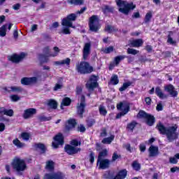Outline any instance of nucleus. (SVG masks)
Masks as SVG:
<instances>
[{
    "label": "nucleus",
    "instance_id": "obj_28",
    "mask_svg": "<svg viewBox=\"0 0 179 179\" xmlns=\"http://www.w3.org/2000/svg\"><path fill=\"white\" fill-rule=\"evenodd\" d=\"M54 162L50 160L46 162V165H45V169L48 170V171H52L54 170Z\"/></svg>",
    "mask_w": 179,
    "mask_h": 179
},
{
    "label": "nucleus",
    "instance_id": "obj_20",
    "mask_svg": "<svg viewBox=\"0 0 179 179\" xmlns=\"http://www.w3.org/2000/svg\"><path fill=\"white\" fill-rule=\"evenodd\" d=\"M43 179H64V176H62L61 173H46Z\"/></svg>",
    "mask_w": 179,
    "mask_h": 179
},
{
    "label": "nucleus",
    "instance_id": "obj_17",
    "mask_svg": "<svg viewBox=\"0 0 179 179\" xmlns=\"http://www.w3.org/2000/svg\"><path fill=\"white\" fill-rule=\"evenodd\" d=\"M148 152L150 157H156V156L159 155V147L151 145L148 149Z\"/></svg>",
    "mask_w": 179,
    "mask_h": 179
},
{
    "label": "nucleus",
    "instance_id": "obj_8",
    "mask_svg": "<svg viewBox=\"0 0 179 179\" xmlns=\"http://www.w3.org/2000/svg\"><path fill=\"white\" fill-rule=\"evenodd\" d=\"M99 29H100L99 17H97V15H92L90 18V30H91V31H97Z\"/></svg>",
    "mask_w": 179,
    "mask_h": 179
},
{
    "label": "nucleus",
    "instance_id": "obj_51",
    "mask_svg": "<svg viewBox=\"0 0 179 179\" xmlns=\"http://www.w3.org/2000/svg\"><path fill=\"white\" fill-rule=\"evenodd\" d=\"M71 64V59L66 58L64 60H62V65H69Z\"/></svg>",
    "mask_w": 179,
    "mask_h": 179
},
{
    "label": "nucleus",
    "instance_id": "obj_14",
    "mask_svg": "<svg viewBox=\"0 0 179 179\" xmlns=\"http://www.w3.org/2000/svg\"><path fill=\"white\" fill-rule=\"evenodd\" d=\"M37 77L24 78L21 80V83L22 85L29 86V85H34V83H37Z\"/></svg>",
    "mask_w": 179,
    "mask_h": 179
},
{
    "label": "nucleus",
    "instance_id": "obj_24",
    "mask_svg": "<svg viewBox=\"0 0 179 179\" xmlns=\"http://www.w3.org/2000/svg\"><path fill=\"white\" fill-rule=\"evenodd\" d=\"M155 94H157V96L162 100L164 99H167L168 97L167 94H164L163 91H162V89H160L159 87H157L155 88Z\"/></svg>",
    "mask_w": 179,
    "mask_h": 179
},
{
    "label": "nucleus",
    "instance_id": "obj_48",
    "mask_svg": "<svg viewBox=\"0 0 179 179\" xmlns=\"http://www.w3.org/2000/svg\"><path fill=\"white\" fill-rule=\"evenodd\" d=\"M105 30L106 31H108V33H113V31H115V29L110 25H108L106 27Z\"/></svg>",
    "mask_w": 179,
    "mask_h": 179
},
{
    "label": "nucleus",
    "instance_id": "obj_7",
    "mask_svg": "<svg viewBox=\"0 0 179 179\" xmlns=\"http://www.w3.org/2000/svg\"><path fill=\"white\" fill-rule=\"evenodd\" d=\"M137 118H143L146 120L148 125L152 127L155 124V117L146 113L143 110H140L137 115Z\"/></svg>",
    "mask_w": 179,
    "mask_h": 179
},
{
    "label": "nucleus",
    "instance_id": "obj_33",
    "mask_svg": "<svg viewBox=\"0 0 179 179\" xmlns=\"http://www.w3.org/2000/svg\"><path fill=\"white\" fill-rule=\"evenodd\" d=\"M131 85L132 83L131 82H127L123 83L122 86L119 89L120 92H124L127 90V89H128V87H129V86H131Z\"/></svg>",
    "mask_w": 179,
    "mask_h": 179
},
{
    "label": "nucleus",
    "instance_id": "obj_37",
    "mask_svg": "<svg viewBox=\"0 0 179 179\" xmlns=\"http://www.w3.org/2000/svg\"><path fill=\"white\" fill-rule=\"evenodd\" d=\"M30 136H31V135L27 132H23L21 134V138L23 141H29V139H30Z\"/></svg>",
    "mask_w": 179,
    "mask_h": 179
},
{
    "label": "nucleus",
    "instance_id": "obj_41",
    "mask_svg": "<svg viewBox=\"0 0 179 179\" xmlns=\"http://www.w3.org/2000/svg\"><path fill=\"white\" fill-rule=\"evenodd\" d=\"M99 110L101 115H107V110H106L104 106H100Z\"/></svg>",
    "mask_w": 179,
    "mask_h": 179
},
{
    "label": "nucleus",
    "instance_id": "obj_25",
    "mask_svg": "<svg viewBox=\"0 0 179 179\" xmlns=\"http://www.w3.org/2000/svg\"><path fill=\"white\" fill-rule=\"evenodd\" d=\"M75 125H76V121H75V120H69L66 126V129L67 131H71V129L75 128Z\"/></svg>",
    "mask_w": 179,
    "mask_h": 179
},
{
    "label": "nucleus",
    "instance_id": "obj_63",
    "mask_svg": "<svg viewBox=\"0 0 179 179\" xmlns=\"http://www.w3.org/2000/svg\"><path fill=\"white\" fill-rule=\"evenodd\" d=\"M13 9H14L15 10H19V9L20 8V4L17 3V4L14 5V6H13Z\"/></svg>",
    "mask_w": 179,
    "mask_h": 179
},
{
    "label": "nucleus",
    "instance_id": "obj_34",
    "mask_svg": "<svg viewBox=\"0 0 179 179\" xmlns=\"http://www.w3.org/2000/svg\"><path fill=\"white\" fill-rule=\"evenodd\" d=\"M102 52H104V54H110L114 51V47L109 46L108 48H103L101 49Z\"/></svg>",
    "mask_w": 179,
    "mask_h": 179
},
{
    "label": "nucleus",
    "instance_id": "obj_32",
    "mask_svg": "<svg viewBox=\"0 0 179 179\" xmlns=\"http://www.w3.org/2000/svg\"><path fill=\"white\" fill-rule=\"evenodd\" d=\"M114 138H115L114 135H111L108 138H105L103 139L102 143L110 145V143H111V142H113V141H114Z\"/></svg>",
    "mask_w": 179,
    "mask_h": 179
},
{
    "label": "nucleus",
    "instance_id": "obj_59",
    "mask_svg": "<svg viewBox=\"0 0 179 179\" xmlns=\"http://www.w3.org/2000/svg\"><path fill=\"white\" fill-rule=\"evenodd\" d=\"M168 43H169V44H176V42L174 40H173V38H171L170 36H168Z\"/></svg>",
    "mask_w": 179,
    "mask_h": 179
},
{
    "label": "nucleus",
    "instance_id": "obj_26",
    "mask_svg": "<svg viewBox=\"0 0 179 179\" xmlns=\"http://www.w3.org/2000/svg\"><path fill=\"white\" fill-rule=\"evenodd\" d=\"M4 92H21L22 88L17 86H11L3 88Z\"/></svg>",
    "mask_w": 179,
    "mask_h": 179
},
{
    "label": "nucleus",
    "instance_id": "obj_5",
    "mask_svg": "<svg viewBox=\"0 0 179 179\" xmlns=\"http://www.w3.org/2000/svg\"><path fill=\"white\" fill-rule=\"evenodd\" d=\"M13 169L15 170L17 173H22L24 171L27 166H26V162L24 160L20 158H15L12 163Z\"/></svg>",
    "mask_w": 179,
    "mask_h": 179
},
{
    "label": "nucleus",
    "instance_id": "obj_10",
    "mask_svg": "<svg viewBox=\"0 0 179 179\" xmlns=\"http://www.w3.org/2000/svg\"><path fill=\"white\" fill-rule=\"evenodd\" d=\"M54 141H55L52 142V146L55 149L58 148V146H59V145H64V136L61 134H57L54 138Z\"/></svg>",
    "mask_w": 179,
    "mask_h": 179
},
{
    "label": "nucleus",
    "instance_id": "obj_53",
    "mask_svg": "<svg viewBox=\"0 0 179 179\" xmlns=\"http://www.w3.org/2000/svg\"><path fill=\"white\" fill-rule=\"evenodd\" d=\"M71 144L73 145V146H78L80 145V143L78 141V140H73L71 141Z\"/></svg>",
    "mask_w": 179,
    "mask_h": 179
},
{
    "label": "nucleus",
    "instance_id": "obj_11",
    "mask_svg": "<svg viewBox=\"0 0 179 179\" xmlns=\"http://www.w3.org/2000/svg\"><path fill=\"white\" fill-rule=\"evenodd\" d=\"M26 57L25 53H21L20 55H13L11 56H8V60L11 61V62H14L15 64H17L20 62L22 59H23Z\"/></svg>",
    "mask_w": 179,
    "mask_h": 179
},
{
    "label": "nucleus",
    "instance_id": "obj_23",
    "mask_svg": "<svg viewBox=\"0 0 179 179\" xmlns=\"http://www.w3.org/2000/svg\"><path fill=\"white\" fill-rule=\"evenodd\" d=\"M155 94H157V96L162 100L164 99H167L168 97L167 94H164L163 91H162V89H160L159 87H157L155 88Z\"/></svg>",
    "mask_w": 179,
    "mask_h": 179
},
{
    "label": "nucleus",
    "instance_id": "obj_60",
    "mask_svg": "<svg viewBox=\"0 0 179 179\" xmlns=\"http://www.w3.org/2000/svg\"><path fill=\"white\" fill-rule=\"evenodd\" d=\"M156 108L157 111H162V110H163V105L158 103Z\"/></svg>",
    "mask_w": 179,
    "mask_h": 179
},
{
    "label": "nucleus",
    "instance_id": "obj_29",
    "mask_svg": "<svg viewBox=\"0 0 179 179\" xmlns=\"http://www.w3.org/2000/svg\"><path fill=\"white\" fill-rule=\"evenodd\" d=\"M120 80H118V76L113 75L110 78V85H118Z\"/></svg>",
    "mask_w": 179,
    "mask_h": 179
},
{
    "label": "nucleus",
    "instance_id": "obj_18",
    "mask_svg": "<svg viewBox=\"0 0 179 179\" xmlns=\"http://www.w3.org/2000/svg\"><path fill=\"white\" fill-rule=\"evenodd\" d=\"M164 90L168 92V93H169L172 97H177V95L178 94L174 87L171 85H166L164 87Z\"/></svg>",
    "mask_w": 179,
    "mask_h": 179
},
{
    "label": "nucleus",
    "instance_id": "obj_36",
    "mask_svg": "<svg viewBox=\"0 0 179 179\" xmlns=\"http://www.w3.org/2000/svg\"><path fill=\"white\" fill-rule=\"evenodd\" d=\"M13 145H15L17 148H23V147H24V144L22 143V142H20V141H19V139H17V138L13 140Z\"/></svg>",
    "mask_w": 179,
    "mask_h": 179
},
{
    "label": "nucleus",
    "instance_id": "obj_58",
    "mask_svg": "<svg viewBox=\"0 0 179 179\" xmlns=\"http://www.w3.org/2000/svg\"><path fill=\"white\" fill-rule=\"evenodd\" d=\"M87 8L84 7L83 8L80 9V10H78L76 13V15H82V13H83V12H85V10H86Z\"/></svg>",
    "mask_w": 179,
    "mask_h": 179
},
{
    "label": "nucleus",
    "instance_id": "obj_61",
    "mask_svg": "<svg viewBox=\"0 0 179 179\" xmlns=\"http://www.w3.org/2000/svg\"><path fill=\"white\" fill-rule=\"evenodd\" d=\"M5 131V124L0 123V132H3Z\"/></svg>",
    "mask_w": 179,
    "mask_h": 179
},
{
    "label": "nucleus",
    "instance_id": "obj_62",
    "mask_svg": "<svg viewBox=\"0 0 179 179\" xmlns=\"http://www.w3.org/2000/svg\"><path fill=\"white\" fill-rule=\"evenodd\" d=\"M176 171H179V167L175 166L171 169V173H176Z\"/></svg>",
    "mask_w": 179,
    "mask_h": 179
},
{
    "label": "nucleus",
    "instance_id": "obj_16",
    "mask_svg": "<svg viewBox=\"0 0 179 179\" xmlns=\"http://www.w3.org/2000/svg\"><path fill=\"white\" fill-rule=\"evenodd\" d=\"M65 152L68 153V155H76L78 152H80V149L78 148H75L71 145H67L64 148Z\"/></svg>",
    "mask_w": 179,
    "mask_h": 179
},
{
    "label": "nucleus",
    "instance_id": "obj_15",
    "mask_svg": "<svg viewBox=\"0 0 179 179\" xmlns=\"http://www.w3.org/2000/svg\"><path fill=\"white\" fill-rule=\"evenodd\" d=\"M90 43H87L85 44L83 50V59L86 60L90 55Z\"/></svg>",
    "mask_w": 179,
    "mask_h": 179
},
{
    "label": "nucleus",
    "instance_id": "obj_54",
    "mask_svg": "<svg viewBox=\"0 0 179 179\" xmlns=\"http://www.w3.org/2000/svg\"><path fill=\"white\" fill-rule=\"evenodd\" d=\"M124 148H125V149H127V150H128L129 152H132V148H131V145H129L128 143L124 144Z\"/></svg>",
    "mask_w": 179,
    "mask_h": 179
},
{
    "label": "nucleus",
    "instance_id": "obj_27",
    "mask_svg": "<svg viewBox=\"0 0 179 179\" xmlns=\"http://www.w3.org/2000/svg\"><path fill=\"white\" fill-rule=\"evenodd\" d=\"M34 148L35 150H41V153H44V152H45V145L41 143L35 144L34 145Z\"/></svg>",
    "mask_w": 179,
    "mask_h": 179
},
{
    "label": "nucleus",
    "instance_id": "obj_22",
    "mask_svg": "<svg viewBox=\"0 0 179 179\" xmlns=\"http://www.w3.org/2000/svg\"><path fill=\"white\" fill-rule=\"evenodd\" d=\"M143 45V40L142 39H135L130 41L129 45L130 47H136V48H139L142 47Z\"/></svg>",
    "mask_w": 179,
    "mask_h": 179
},
{
    "label": "nucleus",
    "instance_id": "obj_39",
    "mask_svg": "<svg viewBox=\"0 0 179 179\" xmlns=\"http://www.w3.org/2000/svg\"><path fill=\"white\" fill-rule=\"evenodd\" d=\"M134 170H136V171H138L139 170H141V164H139V163H138V162L134 161L132 164H131Z\"/></svg>",
    "mask_w": 179,
    "mask_h": 179
},
{
    "label": "nucleus",
    "instance_id": "obj_38",
    "mask_svg": "<svg viewBox=\"0 0 179 179\" xmlns=\"http://www.w3.org/2000/svg\"><path fill=\"white\" fill-rule=\"evenodd\" d=\"M48 106L49 107H50V108H57L58 104L57 103V101H55V100H50L48 101Z\"/></svg>",
    "mask_w": 179,
    "mask_h": 179
},
{
    "label": "nucleus",
    "instance_id": "obj_42",
    "mask_svg": "<svg viewBox=\"0 0 179 179\" xmlns=\"http://www.w3.org/2000/svg\"><path fill=\"white\" fill-rule=\"evenodd\" d=\"M125 59V56L122 55V56H117L115 58V65H118V64H120V62L121 61H122V59Z\"/></svg>",
    "mask_w": 179,
    "mask_h": 179
},
{
    "label": "nucleus",
    "instance_id": "obj_35",
    "mask_svg": "<svg viewBox=\"0 0 179 179\" xmlns=\"http://www.w3.org/2000/svg\"><path fill=\"white\" fill-rule=\"evenodd\" d=\"M6 27H8L7 25H3L0 28V37H5L6 36Z\"/></svg>",
    "mask_w": 179,
    "mask_h": 179
},
{
    "label": "nucleus",
    "instance_id": "obj_6",
    "mask_svg": "<svg viewBox=\"0 0 179 179\" xmlns=\"http://www.w3.org/2000/svg\"><path fill=\"white\" fill-rule=\"evenodd\" d=\"M117 108L121 111L116 115V118L119 119L124 117L129 111V104L127 102H120L117 105Z\"/></svg>",
    "mask_w": 179,
    "mask_h": 179
},
{
    "label": "nucleus",
    "instance_id": "obj_55",
    "mask_svg": "<svg viewBox=\"0 0 179 179\" xmlns=\"http://www.w3.org/2000/svg\"><path fill=\"white\" fill-rule=\"evenodd\" d=\"M139 149L141 152H145V150H146V145L145 144H141L139 145Z\"/></svg>",
    "mask_w": 179,
    "mask_h": 179
},
{
    "label": "nucleus",
    "instance_id": "obj_40",
    "mask_svg": "<svg viewBox=\"0 0 179 179\" xmlns=\"http://www.w3.org/2000/svg\"><path fill=\"white\" fill-rule=\"evenodd\" d=\"M108 153V152L106 149L103 150L99 153V155L98 157L99 161H100V159H103V157H106V156H107Z\"/></svg>",
    "mask_w": 179,
    "mask_h": 179
},
{
    "label": "nucleus",
    "instance_id": "obj_12",
    "mask_svg": "<svg viewBox=\"0 0 179 179\" xmlns=\"http://www.w3.org/2000/svg\"><path fill=\"white\" fill-rule=\"evenodd\" d=\"M86 87L90 90H93L94 87H97V77L92 76L90 78V81L87 83Z\"/></svg>",
    "mask_w": 179,
    "mask_h": 179
},
{
    "label": "nucleus",
    "instance_id": "obj_45",
    "mask_svg": "<svg viewBox=\"0 0 179 179\" xmlns=\"http://www.w3.org/2000/svg\"><path fill=\"white\" fill-rule=\"evenodd\" d=\"M10 99L12 101H19V100H20V96H19L18 95H10Z\"/></svg>",
    "mask_w": 179,
    "mask_h": 179
},
{
    "label": "nucleus",
    "instance_id": "obj_57",
    "mask_svg": "<svg viewBox=\"0 0 179 179\" xmlns=\"http://www.w3.org/2000/svg\"><path fill=\"white\" fill-rule=\"evenodd\" d=\"M78 131L80 132H85V131H86V128H85V126L80 124V126H78Z\"/></svg>",
    "mask_w": 179,
    "mask_h": 179
},
{
    "label": "nucleus",
    "instance_id": "obj_47",
    "mask_svg": "<svg viewBox=\"0 0 179 179\" xmlns=\"http://www.w3.org/2000/svg\"><path fill=\"white\" fill-rule=\"evenodd\" d=\"M150 19H152V13L149 12L145 15V22L148 23V22H149Z\"/></svg>",
    "mask_w": 179,
    "mask_h": 179
},
{
    "label": "nucleus",
    "instance_id": "obj_46",
    "mask_svg": "<svg viewBox=\"0 0 179 179\" xmlns=\"http://www.w3.org/2000/svg\"><path fill=\"white\" fill-rule=\"evenodd\" d=\"M135 127H136V122H132L127 125V129H129V131H133Z\"/></svg>",
    "mask_w": 179,
    "mask_h": 179
},
{
    "label": "nucleus",
    "instance_id": "obj_19",
    "mask_svg": "<svg viewBox=\"0 0 179 179\" xmlns=\"http://www.w3.org/2000/svg\"><path fill=\"white\" fill-rule=\"evenodd\" d=\"M97 164H99V169H102L104 170L105 169L108 168V166H110V160L105 159H100L97 160Z\"/></svg>",
    "mask_w": 179,
    "mask_h": 179
},
{
    "label": "nucleus",
    "instance_id": "obj_13",
    "mask_svg": "<svg viewBox=\"0 0 179 179\" xmlns=\"http://www.w3.org/2000/svg\"><path fill=\"white\" fill-rule=\"evenodd\" d=\"M36 113L37 110H36V108L26 109L24 111L23 118H24V120H29V118H31L34 115H36Z\"/></svg>",
    "mask_w": 179,
    "mask_h": 179
},
{
    "label": "nucleus",
    "instance_id": "obj_52",
    "mask_svg": "<svg viewBox=\"0 0 179 179\" xmlns=\"http://www.w3.org/2000/svg\"><path fill=\"white\" fill-rule=\"evenodd\" d=\"M90 163H94V153L91 152L89 157Z\"/></svg>",
    "mask_w": 179,
    "mask_h": 179
},
{
    "label": "nucleus",
    "instance_id": "obj_1",
    "mask_svg": "<svg viewBox=\"0 0 179 179\" xmlns=\"http://www.w3.org/2000/svg\"><path fill=\"white\" fill-rule=\"evenodd\" d=\"M157 128L158 131H159L160 134L166 135V138L169 142H173V141L178 138V134L176 132V131H177V128H178L177 125L166 128L162 123H159Z\"/></svg>",
    "mask_w": 179,
    "mask_h": 179
},
{
    "label": "nucleus",
    "instance_id": "obj_44",
    "mask_svg": "<svg viewBox=\"0 0 179 179\" xmlns=\"http://www.w3.org/2000/svg\"><path fill=\"white\" fill-rule=\"evenodd\" d=\"M53 51H54V53H52L50 55V57H57V55L59 54V48L58 47H54Z\"/></svg>",
    "mask_w": 179,
    "mask_h": 179
},
{
    "label": "nucleus",
    "instance_id": "obj_30",
    "mask_svg": "<svg viewBox=\"0 0 179 179\" xmlns=\"http://www.w3.org/2000/svg\"><path fill=\"white\" fill-rule=\"evenodd\" d=\"M68 3H71V5H83L85 3V0H68Z\"/></svg>",
    "mask_w": 179,
    "mask_h": 179
},
{
    "label": "nucleus",
    "instance_id": "obj_50",
    "mask_svg": "<svg viewBox=\"0 0 179 179\" xmlns=\"http://www.w3.org/2000/svg\"><path fill=\"white\" fill-rule=\"evenodd\" d=\"M120 155H118L117 152H114L112 156V161L115 162V160H117V159H120Z\"/></svg>",
    "mask_w": 179,
    "mask_h": 179
},
{
    "label": "nucleus",
    "instance_id": "obj_2",
    "mask_svg": "<svg viewBox=\"0 0 179 179\" xmlns=\"http://www.w3.org/2000/svg\"><path fill=\"white\" fill-rule=\"evenodd\" d=\"M76 17H78L77 14L71 13L64 18L62 21L63 27L62 28L61 33H63V34H71V29L69 27H71V29H76V27L73 26V24L72 23V22L76 20Z\"/></svg>",
    "mask_w": 179,
    "mask_h": 179
},
{
    "label": "nucleus",
    "instance_id": "obj_56",
    "mask_svg": "<svg viewBox=\"0 0 179 179\" xmlns=\"http://www.w3.org/2000/svg\"><path fill=\"white\" fill-rule=\"evenodd\" d=\"M38 28V25L37 24H33L31 27V31L33 33V31H36L37 29Z\"/></svg>",
    "mask_w": 179,
    "mask_h": 179
},
{
    "label": "nucleus",
    "instance_id": "obj_4",
    "mask_svg": "<svg viewBox=\"0 0 179 179\" xmlns=\"http://www.w3.org/2000/svg\"><path fill=\"white\" fill-rule=\"evenodd\" d=\"M76 71L81 74L92 73L93 67L87 62H81L76 64Z\"/></svg>",
    "mask_w": 179,
    "mask_h": 179
},
{
    "label": "nucleus",
    "instance_id": "obj_43",
    "mask_svg": "<svg viewBox=\"0 0 179 179\" xmlns=\"http://www.w3.org/2000/svg\"><path fill=\"white\" fill-rule=\"evenodd\" d=\"M127 54H131V55H136V54H139V50L132 49V48H128Z\"/></svg>",
    "mask_w": 179,
    "mask_h": 179
},
{
    "label": "nucleus",
    "instance_id": "obj_31",
    "mask_svg": "<svg viewBox=\"0 0 179 179\" xmlns=\"http://www.w3.org/2000/svg\"><path fill=\"white\" fill-rule=\"evenodd\" d=\"M71 99H69V97H66L63 99L61 103V108H63L62 107H64V106H71Z\"/></svg>",
    "mask_w": 179,
    "mask_h": 179
},
{
    "label": "nucleus",
    "instance_id": "obj_21",
    "mask_svg": "<svg viewBox=\"0 0 179 179\" xmlns=\"http://www.w3.org/2000/svg\"><path fill=\"white\" fill-rule=\"evenodd\" d=\"M3 115H8V117H12L13 115V110H6L5 108H0V118L3 117Z\"/></svg>",
    "mask_w": 179,
    "mask_h": 179
},
{
    "label": "nucleus",
    "instance_id": "obj_49",
    "mask_svg": "<svg viewBox=\"0 0 179 179\" xmlns=\"http://www.w3.org/2000/svg\"><path fill=\"white\" fill-rule=\"evenodd\" d=\"M62 83H57L54 88L53 90H55V92H57V90H59V89H62Z\"/></svg>",
    "mask_w": 179,
    "mask_h": 179
},
{
    "label": "nucleus",
    "instance_id": "obj_64",
    "mask_svg": "<svg viewBox=\"0 0 179 179\" xmlns=\"http://www.w3.org/2000/svg\"><path fill=\"white\" fill-rule=\"evenodd\" d=\"M145 103L146 104L150 106V103H152V99H150V97L145 98Z\"/></svg>",
    "mask_w": 179,
    "mask_h": 179
},
{
    "label": "nucleus",
    "instance_id": "obj_9",
    "mask_svg": "<svg viewBox=\"0 0 179 179\" xmlns=\"http://www.w3.org/2000/svg\"><path fill=\"white\" fill-rule=\"evenodd\" d=\"M85 107H86V103H85V96H81L80 103H78L77 105V111L80 117H82L85 113Z\"/></svg>",
    "mask_w": 179,
    "mask_h": 179
},
{
    "label": "nucleus",
    "instance_id": "obj_3",
    "mask_svg": "<svg viewBox=\"0 0 179 179\" xmlns=\"http://www.w3.org/2000/svg\"><path fill=\"white\" fill-rule=\"evenodd\" d=\"M116 3L119 7V12L124 13V15H128V13H129V10H133V9L136 8V6L132 2L128 3L121 0H116Z\"/></svg>",
    "mask_w": 179,
    "mask_h": 179
}]
</instances>
